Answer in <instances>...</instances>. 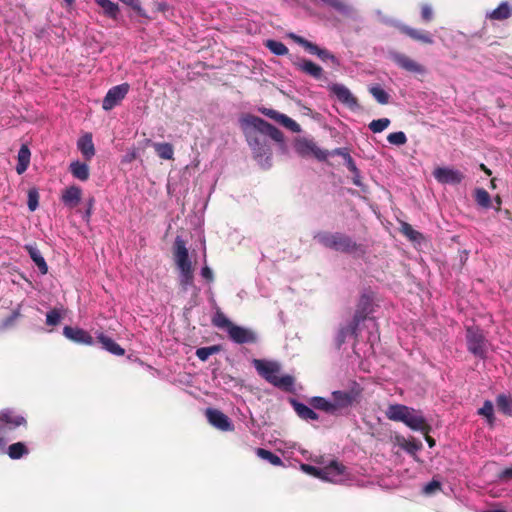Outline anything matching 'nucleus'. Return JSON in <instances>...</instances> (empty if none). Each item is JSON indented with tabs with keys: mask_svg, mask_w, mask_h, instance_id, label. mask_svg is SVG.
Listing matches in <instances>:
<instances>
[{
	"mask_svg": "<svg viewBox=\"0 0 512 512\" xmlns=\"http://www.w3.org/2000/svg\"><path fill=\"white\" fill-rule=\"evenodd\" d=\"M294 147L295 151L302 157L313 154L319 160H325L327 158L325 151L319 149L313 141L305 138L296 140Z\"/></svg>",
	"mask_w": 512,
	"mask_h": 512,
	"instance_id": "dca6fc26",
	"label": "nucleus"
},
{
	"mask_svg": "<svg viewBox=\"0 0 512 512\" xmlns=\"http://www.w3.org/2000/svg\"><path fill=\"white\" fill-rule=\"evenodd\" d=\"M369 92L376 99V101L382 105L389 103V94L382 89L380 86H372L369 88Z\"/></svg>",
	"mask_w": 512,
	"mask_h": 512,
	"instance_id": "4c0bfd02",
	"label": "nucleus"
},
{
	"mask_svg": "<svg viewBox=\"0 0 512 512\" xmlns=\"http://www.w3.org/2000/svg\"><path fill=\"white\" fill-rule=\"evenodd\" d=\"M241 125L254 158L262 166H270L272 152L267 136L282 143L284 141L282 131L264 119L250 114L242 118Z\"/></svg>",
	"mask_w": 512,
	"mask_h": 512,
	"instance_id": "f257e3e1",
	"label": "nucleus"
},
{
	"mask_svg": "<svg viewBox=\"0 0 512 512\" xmlns=\"http://www.w3.org/2000/svg\"><path fill=\"white\" fill-rule=\"evenodd\" d=\"M279 123L281 125H283L284 127L290 129L293 132L300 131V125L285 114H283V116H281Z\"/></svg>",
	"mask_w": 512,
	"mask_h": 512,
	"instance_id": "49530a36",
	"label": "nucleus"
},
{
	"mask_svg": "<svg viewBox=\"0 0 512 512\" xmlns=\"http://www.w3.org/2000/svg\"><path fill=\"white\" fill-rule=\"evenodd\" d=\"M228 335L237 344L255 343L257 341L256 334L252 330L236 324L228 330Z\"/></svg>",
	"mask_w": 512,
	"mask_h": 512,
	"instance_id": "a211bd4d",
	"label": "nucleus"
},
{
	"mask_svg": "<svg viewBox=\"0 0 512 512\" xmlns=\"http://www.w3.org/2000/svg\"><path fill=\"white\" fill-rule=\"evenodd\" d=\"M367 312H365L364 309H360V307H357V310L355 311V314L353 316V321H355V323H361L363 320H365L366 316H367Z\"/></svg>",
	"mask_w": 512,
	"mask_h": 512,
	"instance_id": "864d4df0",
	"label": "nucleus"
},
{
	"mask_svg": "<svg viewBox=\"0 0 512 512\" xmlns=\"http://www.w3.org/2000/svg\"><path fill=\"white\" fill-rule=\"evenodd\" d=\"M390 57L396 65L405 71L415 74H424L426 72L423 65L403 53L391 52Z\"/></svg>",
	"mask_w": 512,
	"mask_h": 512,
	"instance_id": "4468645a",
	"label": "nucleus"
},
{
	"mask_svg": "<svg viewBox=\"0 0 512 512\" xmlns=\"http://www.w3.org/2000/svg\"><path fill=\"white\" fill-rule=\"evenodd\" d=\"M201 275H202L203 278H205L208 281H212L213 280V272H212V270L208 266H205V267L202 268Z\"/></svg>",
	"mask_w": 512,
	"mask_h": 512,
	"instance_id": "052dcab7",
	"label": "nucleus"
},
{
	"mask_svg": "<svg viewBox=\"0 0 512 512\" xmlns=\"http://www.w3.org/2000/svg\"><path fill=\"white\" fill-rule=\"evenodd\" d=\"M97 340L102 345V348L108 351L109 353L116 356H123L125 354V350L117 344L112 338L108 337L104 333L97 334Z\"/></svg>",
	"mask_w": 512,
	"mask_h": 512,
	"instance_id": "b1692460",
	"label": "nucleus"
},
{
	"mask_svg": "<svg viewBox=\"0 0 512 512\" xmlns=\"http://www.w3.org/2000/svg\"><path fill=\"white\" fill-rule=\"evenodd\" d=\"M130 86L128 83H122L110 88L103 99L102 108L109 111L117 106L129 92Z\"/></svg>",
	"mask_w": 512,
	"mask_h": 512,
	"instance_id": "9b49d317",
	"label": "nucleus"
},
{
	"mask_svg": "<svg viewBox=\"0 0 512 512\" xmlns=\"http://www.w3.org/2000/svg\"><path fill=\"white\" fill-rule=\"evenodd\" d=\"M359 323H355V321H351L345 328L347 331H349L350 335L357 336V330H358Z\"/></svg>",
	"mask_w": 512,
	"mask_h": 512,
	"instance_id": "bf43d9fd",
	"label": "nucleus"
},
{
	"mask_svg": "<svg viewBox=\"0 0 512 512\" xmlns=\"http://www.w3.org/2000/svg\"><path fill=\"white\" fill-rule=\"evenodd\" d=\"M28 209L31 212H34L39 206V192L36 188H31L28 190V201H27Z\"/></svg>",
	"mask_w": 512,
	"mask_h": 512,
	"instance_id": "37998d69",
	"label": "nucleus"
},
{
	"mask_svg": "<svg viewBox=\"0 0 512 512\" xmlns=\"http://www.w3.org/2000/svg\"><path fill=\"white\" fill-rule=\"evenodd\" d=\"M97 5H99L103 11L104 14L110 18L115 19L119 13V7L116 3L112 2L111 0H94Z\"/></svg>",
	"mask_w": 512,
	"mask_h": 512,
	"instance_id": "2f4dec72",
	"label": "nucleus"
},
{
	"mask_svg": "<svg viewBox=\"0 0 512 512\" xmlns=\"http://www.w3.org/2000/svg\"><path fill=\"white\" fill-rule=\"evenodd\" d=\"M385 415L389 420L403 422L415 431L428 432L430 426L425 418L415 409L403 404H391L387 407Z\"/></svg>",
	"mask_w": 512,
	"mask_h": 512,
	"instance_id": "f03ea898",
	"label": "nucleus"
},
{
	"mask_svg": "<svg viewBox=\"0 0 512 512\" xmlns=\"http://www.w3.org/2000/svg\"><path fill=\"white\" fill-rule=\"evenodd\" d=\"M467 349L474 356L485 359L487 355V340L479 327L470 326L466 329Z\"/></svg>",
	"mask_w": 512,
	"mask_h": 512,
	"instance_id": "0eeeda50",
	"label": "nucleus"
},
{
	"mask_svg": "<svg viewBox=\"0 0 512 512\" xmlns=\"http://www.w3.org/2000/svg\"><path fill=\"white\" fill-rule=\"evenodd\" d=\"M434 178L442 184H459L464 179V175L462 172L446 168V167H437L433 171Z\"/></svg>",
	"mask_w": 512,
	"mask_h": 512,
	"instance_id": "f3484780",
	"label": "nucleus"
},
{
	"mask_svg": "<svg viewBox=\"0 0 512 512\" xmlns=\"http://www.w3.org/2000/svg\"><path fill=\"white\" fill-rule=\"evenodd\" d=\"M350 335L349 331L345 327L341 328L338 332V343L342 345L345 342L346 337Z\"/></svg>",
	"mask_w": 512,
	"mask_h": 512,
	"instance_id": "680f3d73",
	"label": "nucleus"
},
{
	"mask_svg": "<svg viewBox=\"0 0 512 512\" xmlns=\"http://www.w3.org/2000/svg\"><path fill=\"white\" fill-rule=\"evenodd\" d=\"M329 91L336 96L339 102L347 107L354 109L358 107L357 98L343 84L334 83L328 87Z\"/></svg>",
	"mask_w": 512,
	"mask_h": 512,
	"instance_id": "2eb2a0df",
	"label": "nucleus"
},
{
	"mask_svg": "<svg viewBox=\"0 0 512 512\" xmlns=\"http://www.w3.org/2000/svg\"><path fill=\"white\" fill-rule=\"evenodd\" d=\"M27 426V420L13 410L6 408L0 411V449L3 450L7 442L14 439L13 432L17 427Z\"/></svg>",
	"mask_w": 512,
	"mask_h": 512,
	"instance_id": "39448f33",
	"label": "nucleus"
},
{
	"mask_svg": "<svg viewBox=\"0 0 512 512\" xmlns=\"http://www.w3.org/2000/svg\"><path fill=\"white\" fill-rule=\"evenodd\" d=\"M480 169L489 176L492 174L491 170L484 164H480Z\"/></svg>",
	"mask_w": 512,
	"mask_h": 512,
	"instance_id": "338daca9",
	"label": "nucleus"
},
{
	"mask_svg": "<svg viewBox=\"0 0 512 512\" xmlns=\"http://www.w3.org/2000/svg\"><path fill=\"white\" fill-rule=\"evenodd\" d=\"M498 477L501 481H507L512 479V465L501 471Z\"/></svg>",
	"mask_w": 512,
	"mask_h": 512,
	"instance_id": "6e6d98bb",
	"label": "nucleus"
},
{
	"mask_svg": "<svg viewBox=\"0 0 512 512\" xmlns=\"http://www.w3.org/2000/svg\"><path fill=\"white\" fill-rule=\"evenodd\" d=\"M402 447L409 453H414L419 449V445L415 442H405Z\"/></svg>",
	"mask_w": 512,
	"mask_h": 512,
	"instance_id": "13d9d810",
	"label": "nucleus"
},
{
	"mask_svg": "<svg viewBox=\"0 0 512 512\" xmlns=\"http://www.w3.org/2000/svg\"><path fill=\"white\" fill-rule=\"evenodd\" d=\"M511 15H512L511 6L508 3L503 2L490 13L489 17L494 20H506V19L510 18Z\"/></svg>",
	"mask_w": 512,
	"mask_h": 512,
	"instance_id": "7c9ffc66",
	"label": "nucleus"
},
{
	"mask_svg": "<svg viewBox=\"0 0 512 512\" xmlns=\"http://www.w3.org/2000/svg\"><path fill=\"white\" fill-rule=\"evenodd\" d=\"M290 37L300 46H302L310 54L317 55L322 61H330L334 66H339L340 62L337 57L325 48H320L318 45L308 41L307 39L291 34Z\"/></svg>",
	"mask_w": 512,
	"mask_h": 512,
	"instance_id": "1a4fd4ad",
	"label": "nucleus"
},
{
	"mask_svg": "<svg viewBox=\"0 0 512 512\" xmlns=\"http://www.w3.org/2000/svg\"><path fill=\"white\" fill-rule=\"evenodd\" d=\"M81 197L82 189L76 185H72L62 191L61 201L65 206L72 209L80 203Z\"/></svg>",
	"mask_w": 512,
	"mask_h": 512,
	"instance_id": "412c9836",
	"label": "nucleus"
},
{
	"mask_svg": "<svg viewBox=\"0 0 512 512\" xmlns=\"http://www.w3.org/2000/svg\"><path fill=\"white\" fill-rule=\"evenodd\" d=\"M93 205H94V198L91 197L89 200H88V208L85 212V218L89 219V217L91 216V212H92V208H93Z\"/></svg>",
	"mask_w": 512,
	"mask_h": 512,
	"instance_id": "e2e57ef3",
	"label": "nucleus"
},
{
	"mask_svg": "<svg viewBox=\"0 0 512 512\" xmlns=\"http://www.w3.org/2000/svg\"><path fill=\"white\" fill-rule=\"evenodd\" d=\"M174 258L176 265L181 273V285L187 287L193 283V268L189 260L188 249L186 248L185 241L176 237L174 242Z\"/></svg>",
	"mask_w": 512,
	"mask_h": 512,
	"instance_id": "423d86ee",
	"label": "nucleus"
},
{
	"mask_svg": "<svg viewBox=\"0 0 512 512\" xmlns=\"http://www.w3.org/2000/svg\"><path fill=\"white\" fill-rule=\"evenodd\" d=\"M265 46L275 55H285L288 53L286 45L277 40H267Z\"/></svg>",
	"mask_w": 512,
	"mask_h": 512,
	"instance_id": "58836bf2",
	"label": "nucleus"
},
{
	"mask_svg": "<svg viewBox=\"0 0 512 512\" xmlns=\"http://www.w3.org/2000/svg\"><path fill=\"white\" fill-rule=\"evenodd\" d=\"M438 490H441V483L434 479L427 483L423 488V492L425 494H433Z\"/></svg>",
	"mask_w": 512,
	"mask_h": 512,
	"instance_id": "09e8293b",
	"label": "nucleus"
},
{
	"mask_svg": "<svg viewBox=\"0 0 512 512\" xmlns=\"http://www.w3.org/2000/svg\"><path fill=\"white\" fill-rule=\"evenodd\" d=\"M220 350L221 347L219 345L200 347L196 350L195 354L201 361H207L211 355L220 352Z\"/></svg>",
	"mask_w": 512,
	"mask_h": 512,
	"instance_id": "a19ab883",
	"label": "nucleus"
},
{
	"mask_svg": "<svg viewBox=\"0 0 512 512\" xmlns=\"http://www.w3.org/2000/svg\"><path fill=\"white\" fill-rule=\"evenodd\" d=\"M475 201L483 208H490L491 206V197L484 188L475 190Z\"/></svg>",
	"mask_w": 512,
	"mask_h": 512,
	"instance_id": "e433bc0d",
	"label": "nucleus"
},
{
	"mask_svg": "<svg viewBox=\"0 0 512 512\" xmlns=\"http://www.w3.org/2000/svg\"><path fill=\"white\" fill-rule=\"evenodd\" d=\"M61 321V314L57 309L50 310L46 315V323L49 326H56Z\"/></svg>",
	"mask_w": 512,
	"mask_h": 512,
	"instance_id": "de8ad7c7",
	"label": "nucleus"
},
{
	"mask_svg": "<svg viewBox=\"0 0 512 512\" xmlns=\"http://www.w3.org/2000/svg\"><path fill=\"white\" fill-rule=\"evenodd\" d=\"M354 177H353V184L358 186V187H361L362 186V182H361V179H360V172L358 171L357 174H353Z\"/></svg>",
	"mask_w": 512,
	"mask_h": 512,
	"instance_id": "0e129e2a",
	"label": "nucleus"
},
{
	"mask_svg": "<svg viewBox=\"0 0 512 512\" xmlns=\"http://www.w3.org/2000/svg\"><path fill=\"white\" fill-rule=\"evenodd\" d=\"M260 112L264 114L265 116L269 117L270 119H273L279 123L281 116H283L282 113H279L276 110L268 109V108H262L260 109Z\"/></svg>",
	"mask_w": 512,
	"mask_h": 512,
	"instance_id": "3c124183",
	"label": "nucleus"
},
{
	"mask_svg": "<svg viewBox=\"0 0 512 512\" xmlns=\"http://www.w3.org/2000/svg\"><path fill=\"white\" fill-rule=\"evenodd\" d=\"M154 150L156 154L164 160H172L174 157V147L172 144L164 142V143H154Z\"/></svg>",
	"mask_w": 512,
	"mask_h": 512,
	"instance_id": "c756f323",
	"label": "nucleus"
},
{
	"mask_svg": "<svg viewBox=\"0 0 512 512\" xmlns=\"http://www.w3.org/2000/svg\"><path fill=\"white\" fill-rule=\"evenodd\" d=\"M369 306H370V299L369 297L363 295L361 298H360V302L358 304V307H360V309H364L365 312L368 313V310H369Z\"/></svg>",
	"mask_w": 512,
	"mask_h": 512,
	"instance_id": "4d7b16f0",
	"label": "nucleus"
},
{
	"mask_svg": "<svg viewBox=\"0 0 512 512\" xmlns=\"http://www.w3.org/2000/svg\"><path fill=\"white\" fill-rule=\"evenodd\" d=\"M482 512H507V511L504 509H490V510H485Z\"/></svg>",
	"mask_w": 512,
	"mask_h": 512,
	"instance_id": "774afa93",
	"label": "nucleus"
},
{
	"mask_svg": "<svg viewBox=\"0 0 512 512\" xmlns=\"http://www.w3.org/2000/svg\"><path fill=\"white\" fill-rule=\"evenodd\" d=\"M314 239L325 248L346 254L356 253L362 248L352 237L341 232L319 231Z\"/></svg>",
	"mask_w": 512,
	"mask_h": 512,
	"instance_id": "7ed1b4c3",
	"label": "nucleus"
},
{
	"mask_svg": "<svg viewBox=\"0 0 512 512\" xmlns=\"http://www.w3.org/2000/svg\"><path fill=\"white\" fill-rule=\"evenodd\" d=\"M63 334L69 340L84 345H93V337L84 329L78 327L65 326Z\"/></svg>",
	"mask_w": 512,
	"mask_h": 512,
	"instance_id": "6ab92c4d",
	"label": "nucleus"
},
{
	"mask_svg": "<svg viewBox=\"0 0 512 512\" xmlns=\"http://www.w3.org/2000/svg\"><path fill=\"white\" fill-rule=\"evenodd\" d=\"M256 454L261 459L267 460L274 466H281L283 464L282 459L278 455H276V454L272 453L271 451L266 450L264 448H257Z\"/></svg>",
	"mask_w": 512,
	"mask_h": 512,
	"instance_id": "f704fd0d",
	"label": "nucleus"
},
{
	"mask_svg": "<svg viewBox=\"0 0 512 512\" xmlns=\"http://www.w3.org/2000/svg\"><path fill=\"white\" fill-rule=\"evenodd\" d=\"M421 20L424 23H429L434 18V11L430 4L424 3L420 6Z\"/></svg>",
	"mask_w": 512,
	"mask_h": 512,
	"instance_id": "a18cd8bd",
	"label": "nucleus"
},
{
	"mask_svg": "<svg viewBox=\"0 0 512 512\" xmlns=\"http://www.w3.org/2000/svg\"><path fill=\"white\" fill-rule=\"evenodd\" d=\"M30 156H31V153H30V150L27 147V145H22L18 151V156H17L18 162L16 165V172L19 175L23 174L27 170L29 163H30Z\"/></svg>",
	"mask_w": 512,
	"mask_h": 512,
	"instance_id": "a878e982",
	"label": "nucleus"
},
{
	"mask_svg": "<svg viewBox=\"0 0 512 512\" xmlns=\"http://www.w3.org/2000/svg\"><path fill=\"white\" fill-rule=\"evenodd\" d=\"M347 476V467L337 460H333L328 465L322 467V480L332 483H341Z\"/></svg>",
	"mask_w": 512,
	"mask_h": 512,
	"instance_id": "9d476101",
	"label": "nucleus"
},
{
	"mask_svg": "<svg viewBox=\"0 0 512 512\" xmlns=\"http://www.w3.org/2000/svg\"><path fill=\"white\" fill-rule=\"evenodd\" d=\"M302 470L314 477H317V478H320L321 479V476H322V468H319V467H315V466H312V465H308V464H303L301 466Z\"/></svg>",
	"mask_w": 512,
	"mask_h": 512,
	"instance_id": "8fccbe9b",
	"label": "nucleus"
},
{
	"mask_svg": "<svg viewBox=\"0 0 512 512\" xmlns=\"http://www.w3.org/2000/svg\"><path fill=\"white\" fill-rule=\"evenodd\" d=\"M294 66L301 72L313 77L316 80L323 78L324 72L321 66L311 60L300 59L294 63Z\"/></svg>",
	"mask_w": 512,
	"mask_h": 512,
	"instance_id": "aec40b11",
	"label": "nucleus"
},
{
	"mask_svg": "<svg viewBox=\"0 0 512 512\" xmlns=\"http://www.w3.org/2000/svg\"><path fill=\"white\" fill-rule=\"evenodd\" d=\"M498 410L506 416H512V396L510 394H499L496 397Z\"/></svg>",
	"mask_w": 512,
	"mask_h": 512,
	"instance_id": "cd10ccee",
	"label": "nucleus"
},
{
	"mask_svg": "<svg viewBox=\"0 0 512 512\" xmlns=\"http://www.w3.org/2000/svg\"><path fill=\"white\" fill-rule=\"evenodd\" d=\"M310 405L317 410L324 411L333 415L332 402L328 401L324 397L316 396L310 399Z\"/></svg>",
	"mask_w": 512,
	"mask_h": 512,
	"instance_id": "473e14b6",
	"label": "nucleus"
},
{
	"mask_svg": "<svg viewBox=\"0 0 512 512\" xmlns=\"http://www.w3.org/2000/svg\"><path fill=\"white\" fill-rule=\"evenodd\" d=\"M29 453L28 447L23 442L11 444L7 449L8 456L13 460H18Z\"/></svg>",
	"mask_w": 512,
	"mask_h": 512,
	"instance_id": "c85d7f7f",
	"label": "nucleus"
},
{
	"mask_svg": "<svg viewBox=\"0 0 512 512\" xmlns=\"http://www.w3.org/2000/svg\"><path fill=\"white\" fill-rule=\"evenodd\" d=\"M212 324L217 328L226 329L227 332L234 325L220 309L212 317Z\"/></svg>",
	"mask_w": 512,
	"mask_h": 512,
	"instance_id": "72a5a7b5",
	"label": "nucleus"
},
{
	"mask_svg": "<svg viewBox=\"0 0 512 512\" xmlns=\"http://www.w3.org/2000/svg\"><path fill=\"white\" fill-rule=\"evenodd\" d=\"M205 415L208 422L216 429L225 432L234 431V424L222 411L214 408H208L206 409Z\"/></svg>",
	"mask_w": 512,
	"mask_h": 512,
	"instance_id": "ddd939ff",
	"label": "nucleus"
},
{
	"mask_svg": "<svg viewBox=\"0 0 512 512\" xmlns=\"http://www.w3.org/2000/svg\"><path fill=\"white\" fill-rule=\"evenodd\" d=\"M424 433H425V435H426V437H425V438H426V441H427L428 445H429L430 447H433V446L435 445V440H434L432 437H430V436L428 435L429 431H428V432H424Z\"/></svg>",
	"mask_w": 512,
	"mask_h": 512,
	"instance_id": "69168bd1",
	"label": "nucleus"
},
{
	"mask_svg": "<svg viewBox=\"0 0 512 512\" xmlns=\"http://www.w3.org/2000/svg\"><path fill=\"white\" fill-rule=\"evenodd\" d=\"M77 148L85 160L90 161L95 156V147L92 140V134L86 133L77 141Z\"/></svg>",
	"mask_w": 512,
	"mask_h": 512,
	"instance_id": "4be33fe9",
	"label": "nucleus"
},
{
	"mask_svg": "<svg viewBox=\"0 0 512 512\" xmlns=\"http://www.w3.org/2000/svg\"><path fill=\"white\" fill-rule=\"evenodd\" d=\"M400 231L401 233L406 236L409 240L411 241H414V242H418L420 240L423 239V235L416 231L409 223L407 222H402L401 223V228H400Z\"/></svg>",
	"mask_w": 512,
	"mask_h": 512,
	"instance_id": "c9c22d12",
	"label": "nucleus"
},
{
	"mask_svg": "<svg viewBox=\"0 0 512 512\" xmlns=\"http://www.w3.org/2000/svg\"><path fill=\"white\" fill-rule=\"evenodd\" d=\"M69 171L73 175V177L86 181L89 178L90 172L87 164L82 163L80 161H74L69 166Z\"/></svg>",
	"mask_w": 512,
	"mask_h": 512,
	"instance_id": "bb28decb",
	"label": "nucleus"
},
{
	"mask_svg": "<svg viewBox=\"0 0 512 512\" xmlns=\"http://www.w3.org/2000/svg\"><path fill=\"white\" fill-rule=\"evenodd\" d=\"M332 406H333V415H337L341 413L343 410H346L352 407L355 403L358 402V398L360 396V390L351 389L349 391L336 390L332 392Z\"/></svg>",
	"mask_w": 512,
	"mask_h": 512,
	"instance_id": "6e6552de",
	"label": "nucleus"
},
{
	"mask_svg": "<svg viewBox=\"0 0 512 512\" xmlns=\"http://www.w3.org/2000/svg\"><path fill=\"white\" fill-rule=\"evenodd\" d=\"M394 26L401 34L416 42L425 45H432L434 43L433 35L429 31L413 28L403 23H396Z\"/></svg>",
	"mask_w": 512,
	"mask_h": 512,
	"instance_id": "f8f14e48",
	"label": "nucleus"
},
{
	"mask_svg": "<svg viewBox=\"0 0 512 512\" xmlns=\"http://www.w3.org/2000/svg\"><path fill=\"white\" fill-rule=\"evenodd\" d=\"M390 123L391 122L388 118L376 119L370 122L369 129L373 133H380L384 131L390 125Z\"/></svg>",
	"mask_w": 512,
	"mask_h": 512,
	"instance_id": "79ce46f5",
	"label": "nucleus"
},
{
	"mask_svg": "<svg viewBox=\"0 0 512 512\" xmlns=\"http://www.w3.org/2000/svg\"><path fill=\"white\" fill-rule=\"evenodd\" d=\"M387 141L392 145L402 146V145L406 144L407 137L404 132L398 131V132L390 133L387 136Z\"/></svg>",
	"mask_w": 512,
	"mask_h": 512,
	"instance_id": "c03bdc74",
	"label": "nucleus"
},
{
	"mask_svg": "<svg viewBox=\"0 0 512 512\" xmlns=\"http://www.w3.org/2000/svg\"><path fill=\"white\" fill-rule=\"evenodd\" d=\"M254 367L258 374L273 386L290 392L293 389L294 378L291 375L279 376L280 365L274 361L255 359Z\"/></svg>",
	"mask_w": 512,
	"mask_h": 512,
	"instance_id": "20e7f679",
	"label": "nucleus"
},
{
	"mask_svg": "<svg viewBox=\"0 0 512 512\" xmlns=\"http://www.w3.org/2000/svg\"><path fill=\"white\" fill-rule=\"evenodd\" d=\"M478 414L485 417L487 422L492 425L494 423V407L490 400H486L483 406L478 410Z\"/></svg>",
	"mask_w": 512,
	"mask_h": 512,
	"instance_id": "ea45409f",
	"label": "nucleus"
},
{
	"mask_svg": "<svg viewBox=\"0 0 512 512\" xmlns=\"http://www.w3.org/2000/svg\"><path fill=\"white\" fill-rule=\"evenodd\" d=\"M291 405L293 406L295 412L297 415L303 419V420H313L316 421L319 419V415L310 407L306 406L305 404L295 400L291 399L290 401Z\"/></svg>",
	"mask_w": 512,
	"mask_h": 512,
	"instance_id": "393cba45",
	"label": "nucleus"
},
{
	"mask_svg": "<svg viewBox=\"0 0 512 512\" xmlns=\"http://www.w3.org/2000/svg\"><path fill=\"white\" fill-rule=\"evenodd\" d=\"M367 312H365L364 309H360V307H357V310L355 311V314L353 316V321H355V323H361L363 320H365L366 316H367Z\"/></svg>",
	"mask_w": 512,
	"mask_h": 512,
	"instance_id": "603ef678",
	"label": "nucleus"
},
{
	"mask_svg": "<svg viewBox=\"0 0 512 512\" xmlns=\"http://www.w3.org/2000/svg\"><path fill=\"white\" fill-rule=\"evenodd\" d=\"M345 160H346L347 168L349 169V171L352 172L353 174H357L359 169L356 167V164H355L354 160L352 159V157L349 154H346Z\"/></svg>",
	"mask_w": 512,
	"mask_h": 512,
	"instance_id": "5fc2aeb1",
	"label": "nucleus"
},
{
	"mask_svg": "<svg viewBox=\"0 0 512 512\" xmlns=\"http://www.w3.org/2000/svg\"><path fill=\"white\" fill-rule=\"evenodd\" d=\"M24 249L29 254L30 258L33 260L35 265L38 267L39 272L42 275H45L48 273V265L42 256L40 250L37 248L36 244H26L24 246Z\"/></svg>",
	"mask_w": 512,
	"mask_h": 512,
	"instance_id": "5701e85b",
	"label": "nucleus"
}]
</instances>
